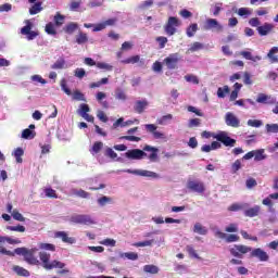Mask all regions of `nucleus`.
<instances>
[{
    "mask_svg": "<svg viewBox=\"0 0 278 278\" xmlns=\"http://www.w3.org/2000/svg\"><path fill=\"white\" fill-rule=\"evenodd\" d=\"M150 153V155H148V159L150 160V162H157V153L160 152V149L153 146H144L143 150H140V149L128 150L125 153V157H127V160H144V157H147V152Z\"/></svg>",
    "mask_w": 278,
    "mask_h": 278,
    "instance_id": "1",
    "label": "nucleus"
},
{
    "mask_svg": "<svg viewBox=\"0 0 278 278\" xmlns=\"http://www.w3.org/2000/svg\"><path fill=\"white\" fill-rule=\"evenodd\" d=\"M39 260L45 270H53V268L64 269L66 264L58 260L51 261V254L47 252H39Z\"/></svg>",
    "mask_w": 278,
    "mask_h": 278,
    "instance_id": "2",
    "label": "nucleus"
},
{
    "mask_svg": "<svg viewBox=\"0 0 278 278\" xmlns=\"http://www.w3.org/2000/svg\"><path fill=\"white\" fill-rule=\"evenodd\" d=\"M71 223H74L75 225H97V220L92 218V215L89 214H74L70 218Z\"/></svg>",
    "mask_w": 278,
    "mask_h": 278,
    "instance_id": "3",
    "label": "nucleus"
},
{
    "mask_svg": "<svg viewBox=\"0 0 278 278\" xmlns=\"http://www.w3.org/2000/svg\"><path fill=\"white\" fill-rule=\"evenodd\" d=\"M253 251V248L244 244H235L230 250V255L232 257H237L238 260H242L247 253H251Z\"/></svg>",
    "mask_w": 278,
    "mask_h": 278,
    "instance_id": "4",
    "label": "nucleus"
},
{
    "mask_svg": "<svg viewBox=\"0 0 278 278\" xmlns=\"http://www.w3.org/2000/svg\"><path fill=\"white\" fill-rule=\"evenodd\" d=\"M213 138L217 142H222L224 147H236V139H231L227 131H219L218 134L213 135Z\"/></svg>",
    "mask_w": 278,
    "mask_h": 278,
    "instance_id": "5",
    "label": "nucleus"
},
{
    "mask_svg": "<svg viewBox=\"0 0 278 278\" xmlns=\"http://www.w3.org/2000/svg\"><path fill=\"white\" fill-rule=\"evenodd\" d=\"M179 25H181L179 18H177L176 16L168 17V21L164 27L167 36H175V34H177V27H179Z\"/></svg>",
    "mask_w": 278,
    "mask_h": 278,
    "instance_id": "6",
    "label": "nucleus"
},
{
    "mask_svg": "<svg viewBox=\"0 0 278 278\" xmlns=\"http://www.w3.org/2000/svg\"><path fill=\"white\" fill-rule=\"evenodd\" d=\"M212 231L214 232L215 238H219V240H225L227 243L238 242V240H240V237L238 235H227L220 231L218 227L212 228Z\"/></svg>",
    "mask_w": 278,
    "mask_h": 278,
    "instance_id": "7",
    "label": "nucleus"
},
{
    "mask_svg": "<svg viewBox=\"0 0 278 278\" xmlns=\"http://www.w3.org/2000/svg\"><path fill=\"white\" fill-rule=\"evenodd\" d=\"M124 173H129L130 175H138L139 177H150L151 179H159L160 175L155 172L147 169H126Z\"/></svg>",
    "mask_w": 278,
    "mask_h": 278,
    "instance_id": "8",
    "label": "nucleus"
},
{
    "mask_svg": "<svg viewBox=\"0 0 278 278\" xmlns=\"http://www.w3.org/2000/svg\"><path fill=\"white\" fill-rule=\"evenodd\" d=\"M187 188L191 192H197L198 194H203V192H205V185L201 180H188Z\"/></svg>",
    "mask_w": 278,
    "mask_h": 278,
    "instance_id": "9",
    "label": "nucleus"
},
{
    "mask_svg": "<svg viewBox=\"0 0 278 278\" xmlns=\"http://www.w3.org/2000/svg\"><path fill=\"white\" fill-rule=\"evenodd\" d=\"M28 251L29 250L27 248H16L14 252H12L3 247H0V253H2V255H9V257H14V255H23V257H25Z\"/></svg>",
    "mask_w": 278,
    "mask_h": 278,
    "instance_id": "10",
    "label": "nucleus"
},
{
    "mask_svg": "<svg viewBox=\"0 0 278 278\" xmlns=\"http://www.w3.org/2000/svg\"><path fill=\"white\" fill-rule=\"evenodd\" d=\"M163 64L167 66L170 71L177 68V64H179V54L173 53L164 59Z\"/></svg>",
    "mask_w": 278,
    "mask_h": 278,
    "instance_id": "11",
    "label": "nucleus"
},
{
    "mask_svg": "<svg viewBox=\"0 0 278 278\" xmlns=\"http://www.w3.org/2000/svg\"><path fill=\"white\" fill-rule=\"evenodd\" d=\"M144 129L149 134H152L155 140H164L166 138V135L164 132L157 131V126H155L154 124H146Z\"/></svg>",
    "mask_w": 278,
    "mask_h": 278,
    "instance_id": "12",
    "label": "nucleus"
},
{
    "mask_svg": "<svg viewBox=\"0 0 278 278\" xmlns=\"http://www.w3.org/2000/svg\"><path fill=\"white\" fill-rule=\"evenodd\" d=\"M250 257H256L260 262H268L270 256L266 251L262 250L261 248H256L250 252Z\"/></svg>",
    "mask_w": 278,
    "mask_h": 278,
    "instance_id": "13",
    "label": "nucleus"
},
{
    "mask_svg": "<svg viewBox=\"0 0 278 278\" xmlns=\"http://www.w3.org/2000/svg\"><path fill=\"white\" fill-rule=\"evenodd\" d=\"M84 63L87 66H97V68H100L101 71H112V65L103 62H94L92 58H85Z\"/></svg>",
    "mask_w": 278,
    "mask_h": 278,
    "instance_id": "14",
    "label": "nucleus"
},
{
    "mask_svg": "<svg viewBox=\"0 0 278 278\" xmlns=\"http://www.w3.org/2000/svg\"><path fill=\"white\" fill-rule=\"evenodd\" d=\"M256 103H263L264 105H275V103H277V98L265 93H258Z\"/></svg>",
    "mask_w": 278,
    "mask_h": 278,
    "instance_id": "15",
    "label": "nucleus"
},
{
    "mask_svg": "<svg viewBox=\"0 0 278 278\" xmlns=\"http://www.w3.org/2000/svg\"><path fill=\"white\" fill-rule=\"evenodd\" d=\"M225 123L228 127H240V119L231 112L226 113Z\"/></svg>",
    "mask_w": 278,
    "mask_h": 278,
    "instance_id": "16",
    "label": "nucleus"
},
{
    "mask_svg": "<svg viewBox=\"0 0 278 278\" xmlns=\"http://www.w3.org/2000/svg\"><path fill=\"white\" fill-rule=\"evenodd\" d=\"M204 29L210 31V29H216L217 31H223V26L218 23L216 18H207L204 25Z\"/></svg>",
    "mask_w": 278,
    "mask_h": 278,
    "instance_id": "17",
    "label": "nucleus"
},
{
    "mask_svg": "<svg viewBox=\"0 0 278 278\" xmlns=\"http://www.w3.org/2000/svg\"><path fill=\"white\" fill-rule=\"evenodd\" d=\"M21 34L23 36H26L27 40H34L38 36V33L31 30V23L30 22H27V25L22 27Z\"/></svg>",
    "mask_w": 278,
    "mask_h": 278,
    "instance_id": "18",
    "label": "nucleus"
},
{
    "mask_svg": "<svg viewBox=\"0 0 278 278\" xmlns=\"http://www.w3.org/2000/svg\"><path fill=\"white\" fill-rule=\"evenodd\" d=\"M54 237L60 238V240H62V242H64L65 244H75V242H77L74 237H68V232L66 231H56L54 233Z\"/></svg>",
    "mask_w": 278,
    "mask_h": 278,
    "instance_id": "19",
    "label": "nucleus"
},
{
    "mask_svg": "<svg viewBox=\"0 0 278 278\" xmlns=\"http://www.w3.org/2000/svg\"><path fill=\"white\" fill-rule=\"evenodd\" d=\"M28 3H34L30 8H29V14L31 16L36 15V14H40V12H42L43 8H42V1L39 0H28Z\"/></svg>",
    "mask_w": 278,
    "mask_h": 278,
    "instance_id": "20",
    "label": "nucleus"
},
{
    "mask_svg": "<svg viewBox=\"0 0 278 278\" xmlns=\"http://www.w3.org/2000/svg\"><path fill=\"white\" fill-rule=\"evenodd\" d=\"M34 253H36V249L28 250V252L25 254L24 260L27 262V264H30L31 266H38L40 264V261L34 256Z\"/></svg>",
    "mask_w": 278,
    "mask_h": 278,
    "instance_id": "21",
    "label": "nucleus"
},
{
    "mask_svg": "<svg viewBox=\"0 0 278 278\" xmlns=\"http://www.w3.org/2000/svg\"><path fill=\"white\" fill-rule=\"evenodd\" d=\"M273 29H275V25L270 23H265L263 26L257 27L260 36H268Z\"/></svg>",
    "mask_w": 278,
    "mask_h": 278,
    "instance_id": "22",
    "label": "nucleus"
},
{
    "mask_svg": "<svg viewBox=\"0 0 278 278\" xmlns=\"http://www.w3.org/2000/svg\"><path fill=\"white\" fill-rule=\"evenodd\" d=\"M148 106L149 102L147 100H139L135 103L134 110L137 112V114H142Z\"/></svg>",
    "mask_w": 278,
    "mask_h": 278,
    "instance_id": "23",
    "label": "nucleus"
},
{
    "mask_svg": "<svg viewBox=\"0 0 278 278\" xmlns=\"http://www.w3.org/2000/svg\"><path fill=\"white\" fill-rule=\"evenodd\" d=\"M97 203L99 207H105V205H112V203H114V198L102 195L97 200Z\"/></svg>",
    "mask_w": 278,
    "mask_h": 278,
    "instance_id": "24",
    "label": "nucleus"
},
{
    "mask_svg": "<svg viewBox=\"0 0 278 278\" xmlns=\"http://www.w3.org/2000/svg\"><path fill=\"white\" fill-rule=\"evenodd\" d=\"M260 205H255L251 208H248L244 211V216H248V218H255V216H260Z\"/></svg>",
    "mask_w": 278,
    "mask_h": 278,
    "instance_id": "25",
    "label": "nucleus"
},
{
    "mask_svg": "<svg viewBox=\"0 0 278 278\" xmlns=\"http://www.w3.org/2000/svg\"><path fill=\"white\" fill-rule=\"evenodd\" d=\"M77 29H79V24L75 22H71L64 26L63 31H65V34H68L71 36L72 34H75Z\"/></svg>",
    "mask_w": 278,
    "mask_h": 278,
    "instance_id": "26",
    "label": "nucleus"
},
{
    "mask_svg": "<svg viewBox=\"0 0 278 278\" xmlns=\"http://www.w3.org/2000/svg\"><path fill=\"white\" fill-rule=\"evenodd\" d=\"M193 233H199V236H207V228L201 223H195L193 226Z\"/></svg>",
    "mask_w": 278,
    "mask_h": 278,
    "instance_id": "27",
    "label": "nucleus"
},
{
    "mask_svg": "<svg viewBox=\"0 0 278 278\" xmlns=\"http://www.w3.org/2000/svg\"><path fill=\"white\" fill-rule=\"evenodd\" d=\"M21 244V239H14L12 237L0 236V244Z\"/></svg>",
    "mask_w": 278,
    "mask_h": 278,
    "instance_id": "28",
    "label": "nucleus"
},
{
    "mask_svg": "<svg viewBox=\"0 0 278 278\" xmlns=\"http://www.w3.org/2000/svg\"><path fill=\"white\" fill-rule=\"evenodd\" d=\"M22 138L24 140H34L36 138V131H33L29 128H26L22 131Z\"/></svg>",
    "mask_w": 278,
    "mask_h": 278,
    "instance_id": "29",
    "label": "nucleus"
},
{
    "mask_svg": "<svg viewBox=\"0 0 278 278\" xmlns=\"http://www.w3.org/2000/svg\"><path fill=\"white\" fill-rule=\"evenodd\" d=\"M275 53H278V47H273L267 53V58L270 60L271 64H275L278 62V56L275 55Z\"/></svg>",
    "mask_w": 278,
    "mask_h": 278,
    "instance_id": "30",
    "label": "nucleus"
},
{
    "mask_svg": "<svg viewBox=\"0 0 278 278\" xmlns=\"http://www.w3.org/2000/svg\"><path fill=\"white\" fill-rule=\"evenodd\" d=\"M12 155H14L17 164H23V159L21 157L22 155H25V151L23 150V148L15 149Z\"/></svg>",
    "mask_w": 278,
    "mask_h": 278,
    "instance_id": "31",
    "label": "nucleus"
},
{
    "mask_svg": "<svg viewBox=\"0 0 278 278\" xmlns=\"http://www.w3.org/2000/svg\"><path fill=\"white\" fill-rule=\"evenodd\" d=\"M268 156L264 154V149L254 150V161L255 162H262L263 160H266Z\"/></svg>",
    "mask_w": 278,
    "mask_h": 278,
    "instance_id": "32",
    "label": "nucleus"
},
{
    "mask_svg": "<svg viewBox=\"0 0 278 278\" xmlns=\"http://www.w3.org/2000/svg\"><path fill=\"white\" fill-rule=\"evenodd\" d=\"M86 42H88V34L84 31H79L78 35L76 36V43L86 45Z\"/></svg>",
    "mask_w": 278,
    "mask_h": 278,
    "instance_id": "33",
    "label": "nucleus"
},
{
    "mask_svg": "<svg viewBox=\"0 0 278 278\" xmlns=\"http://www.w3.org/2000/svg\"><path fill=\"white\" fill-rule=\"evenodd\" d=\"M65 20H66V16L62 15L60 12H56V14L54 15L55 27H62V25H64Z\"/></svg>",
    "mask_w": 278,
    "mask_h": 278,
    "instance_id": "34",
    "label": "nucleus"
},
{
    "mask_svg": "<svg viewBox=\"0 0 278 278\" xmlns=\"http://www.w3.org/2000/svg\"><path fill=\"white\" fill-rule=\"evenodd\" d=\"M143 270L150 275H157V273H160V267L155 265H144Z\"/></svg>",
    "mask_w": 278,
    "mask_h": 278,
    "instance_id": "35",
    "label": "nucleus"
},
{
    "mask_svg": "<svg viewBox=\"0 0 278 278\" xmlns=\"http://www.w3.org/2000/svg\"><path fill=\"white\" fill-rule=\"evenodd\" d=\"M170 121H173V114L163 115L156 119L159 125H168Z\"/></svg>",
    "mask_w": 278,
    "mask_h": 278,
    "instance_id": "36",
    "label": "nucleus"
},
{
    "mask_svg": "<svg viewBox=\"0 0 278 278\" xmlns=\"http://www.w3.org/2000/svg\"><path fill=\"white\" fill-rule=\"evenodd\" d=\"M14 273L18 275L20 277H29V271L21 266H14L13 267Z\"/></svg>",
    "mask_w": 278,
    "mask_h": 278,
    "instance_id": "37",
    "label": "nucleus"
},
{
    "mask_svg": "<svg viewBox=\"0 0 278 278\" xmlns=\"http://www.w3.org/2000/svg\"><path fill=\"white\" fill-rule=\"evenodd\" d=\"M227 94H229V86H224V88L219 87L217 89L218 99H225V97H227Z\"/></svg>",
    "mask_w": 278,
    "mask_h": 278,
    "instance_id": "38",
    "label": "nucleus"
},
{
    "mask_svg": "<svg viewBox=\"0 0 278 278\" xmlns=\"http://www.w3.org/2000/svg\"><path fill=\"white\" fill-rule=\"evenodd\" d=\"M73 194H75V197H79L80 199H90V193L84 189L73 190Z\"/></svg>",
    "mask_w": 278,
    "mask_h": 278,
    "instance_id": "39",
    "label": "nucleus"
},
{
    "mask_svg": "<svg viewBox=\"0 0 278 278\" xmlns=\"http://www.w3.org/2000/svg\"><path fill=\"white\" fill-rule=\"evenodd\" d=\"M198 30H199V25L198 24H191L187 28V36H188V38H192V36H194V34H197Z\"/></svg>",
    "mask_w": 278,
    "mask_h": 278,
    "instance_id": "40",
    "label": "nucleus"
},
{
    "mask_svg": "<svg viewBox=\"0 0 278 278\" xmlns=\"http://www.w3.org/2000/svg\"><path fill=\"white\" fill-rule=\"evenodd\" d=\"M46 33L49 34V36H55L58 34V30H55V24L54 23H48L46 25Z\"/></svg>",
    "mask_w": 278,
    "mask_h": 278,
    "instance_id": "41",
    "label": "nucleus"
},
{
    "mask_svg": "<svg viewBox=\"0 0 278 278\" xmlns=\"http://www.w3.org/2000/svg\"><path fill=\"white\" fill-rule=\"evenodd\" d=\"M252 14H253V11H251V9L249 8H240L238 10V15L244 16V18H247L248 16H251Z\"/></svg>",
    "mask_w": 278,
    "mask_h": 278,
    "instance_id": "42",
    "label": "nucleus"
},
{
    "mask_svg": "<svg viewBox=\"0 0 278 278\" xmlns=\"http://www.w3.org/2000/svg\"><path fill=\"white\" fill-rule=\"evenodd\" d=\"M121 257H126L127 260H131V262H136V260H138V253L125 252L121 254Z\"/></svg>",
    "mask_w": 278,
    "mask_h": 278,
    "instance_id": "43",
    "label": "nucleus"
},
{
    "mask_svg": "<svg viewBox=\"0 0 278 278\" xmlns=\"http://www.w3.org/2000/svg\"><path fill=\"white\" fill-rule=\"evenodd\" d=\"M265 129L267 134H278V124H266Z\"/></svg>",
    "mask_w": 278,
    "mask_h": 278,
    "instance_id": "44",
    "label": "nucleus"
},
{
    "mask_svg": "<svg viewBox=\"0 0 278 278\" xmlns=\"http://www.w3.org/2000/svg\"><path fill=\"white\" fill-rule=\"evenodd\" d=\"M72 99L74 101H86V96L81 91L76 90L74 91Z\"/></svg>",
    "mask_w": 278,
    "mask_h": 278,
    "instance_id": "45",
    "label": "nucleus"
},
{
    "mask_svg": "<svg viewBox=\"0 0 278 278\" xmlns=\"http://www.w3.org/2000/svg\"><path fill=\"white\" fill-rule=\"evenodd\" d=\"M88 112H90V106H88V104H80L79 109L77 110V114H79V116H84L85 114H88Z\"/></svg>",
    "mask_w": 278,
    "mask_h": 278,
    "instance_id": "46",
    "label": "nucleus"
},
{
    "mask_svg": "<svg viewBox=\"0 0 278 278\" xmlns=\"http://www.w3.org/2000/svg\"><path fill=\"white\" fill-rule=\"evenodd\" d=\"M38 247L41 251H55V245L52 243H39Z\"/></svg>",
    "mask_w": 278,
    "mask_h": 278,
    "instance_id": "47",
    "label": "nucleus"
},
{
    "mask_svg": "<svg viewBox=\"0 0 278 278\" xmlns=\"http://www.w3.org/2000/svg\"><path fill=\"white\" fill-rule=\"evenodd\" d=\"M9 231H18L20 233H25L26 228L25 226L17 225V226H7Z\"/></svg>",
    "mask_w": 278,
    "mask_h": 278,
    "instance_id": "48",
    "label": "nucleus"
},
{
    "mask_svg": "<svg viewBox=\"0 0 278 278\" xmlns=\"http://www.w3.org/2000/svg\"><path fill=\"white\" fill-rule=\"evenodd\" d=\"M122 62L123 64H138L140 62V55L130 56Z\"/></svg>",
    "mask_w": 278,
    "mask_h": 278,
    "instance_id": "49",
    "label": "nucleus"
},
{
    "mask_svg": "<svg viewBox=\"0 0 278 278\" xmlns=\"http://www.w3.org/2000/svg\"><path fill=\"white\" fill-rule=\"evenodd\" d=\"M115 99H118L119 101H127V94H125V91H123V89H116Z\"/></svg>",
    "mask_w": 278,
    "mask_h": 278,
    "instance_id": "50",
    "label": "nucleus"
},
{
    "mask_svg": "<svg viewBox=\"0 0 278 278\" xmlns=\"http://www.w3.org/2000/svg\"><path fill=\"white\" fill-rule=\"evenodd\" d=\"M262 125H264V122H262L261 119H249L248 121L249 127L260 128V127H262Z\"/></svg>",
    "mask_w": 278,
    "mask_h": 278,
    "instance_id": "51",
    "label": "nucleus"
},
{
    "mask_svg": "<svg viewBox=\"0 0 278 278\" xmlns=\"http://www.w3.org/2000/svg\"><path fill=\"white\" fill-rule=\"evenodd\" d=\"M155 240H146V241H140L134 244V247H153Z\"/></svg>",
    "mask_w": 278,
    "mask_h": 278,
    "instance_id": "52",
    "label": "nucleus"
},
{
    "mask_svg": "<svg viewBox=\"0 0 278 278\" xmlns=\"http://www.w3.org/2000/svg\"><path fill=\"white\" fill-rule=\"evenodd\" d=\"M104 155L111 157V160H116V157H118V154H116L112 148H106Z\"/></svg>",
    "mask_w": 278,
    "mask_h": 278,
    "instance_id": "53",
    "label": "nucleus"
},
{
    "mask_svg": "<svg viewBox=\"0 0 278 278\" xmlns=\"http://www.w3.org/2000/svg\"><path fill=\"white\" fill-rule=\"evenodd\" d=\"M79 8H81V0L79 1H72L70 4V10L72 12H77V10H79Z\"/></svg>",
    "mask_w": 278,
    "mask_h": 278,
    "instance_id": "54",
    "label": "nucleus"
},
{
    "mask_svg": "<svg viewBox=\"0 0 278 278\" xmlns=\"http://www.w3.org/2000/svg\"><path fill=\"white\" fill-rule=\"evenodd\" d=\"M228 210L229 212H240V210H244V204L235 203V204H231L228 207Z\"/></svg>",
    "mask_w": 278,
    "mask_h": 278,
    "instance_id": "55",
    "label": "nucleus"
},
{
    "mask_svg": "<svg viewBox=\"0 0 278 278\" xmlns=\"http://www.w3.org/2000/svg\"><path fill=\"white\" fill-rule=\"evenodd\" d=\"M61 90H63V92H65L67 97H71V94H73V92L68 89V87H66V79L64 78L61 80Z\"/></svg>",
    "mask_w": 278,
    "mask_h": 278,
    "instance_id": "56",
    "label": "nucleus"
},
{
    "mask_svg": "<svg viewBox=\"0 0 278 278\" xmlns=\"http://www.w3.org/2000/svg\"><path fill=\"white\" fill-rule=\"evenodd\" d=\"M11 216H13L14 220H18L20 223H25V218L23 217V214H21L18 211H13Z\"/></svg>",
    "mask_w": 278,
    "mask_h": 278,
    "instance_id": "57",
    "label": "nucleus"
},
{
    "mask_svg": "<svg viewBox=\"0 0 278 278\" xmlns=\"http://www.w3.org/2000/svg\"><path fill=\"white\" fill-rule=\"evenodd\" d=\"M45 194L48 197V199H58V194L55 193V190L48 188L45 189Z\"/></svg>",
    "mask_w": 278,
    "mask_h": 278,
    "instance_id": "58",
    "label": "nucleus"
},
{
    "mask_svg": "<svg viewBox=\"0 0 278 278\" xmlns=\"http://www.w3.org/2000/svg\"><path fill=\"white\" fill-rule=\"evenodd\" d=\"M64 64H66V61H64V59L61 58L52 65V68L62 70L64 68Z\"/></svg>",
    "mask_w": 278,
    "mask_h": 278,
    "instance_id": "59",
    "label": "nucleus"
},
{
    "mask_svg": "<svg viewBox=\"0 0 278 278\" xmlns=\"http://www.w3.org/2000/svg\"><path fill=\"white\" fill-rule=\"evenodd\" d=\"M156 42H159L160 49H164L166 47V42H168V38L166 37H156Z\"/></svg>",
    "mask_w": 278,
    "mask_h": 278,
    "instance_id": "60",
    "label": "nucleus"
},
{
    "mask_svg": "<svg viewBox=\"0 0 278 278\" xmlns=\"http://www.w3.org/2000/svg\"><path fill=\"white\" fill-rule=\"evenodd\" d=\"M109 78H102L100 81L90 84V88H100V86H103L108 84Z\"/></svg>",
    "mask_w": 278,
    "mask_h": 278,
    "instance_id": "61",
    "label": "nucleus"
},
{
    "mask_svg": "<svg viewBox=\"0 0 278 278\" xmlns=\"http://www.w3.org/2000/svg\"><path fill=\"white\" fill-rule=\"evenodd\" d=\"M187 252L189 253V255L191 257H194L195 260H199V254H197V250H194V248H192V245H187Z\"/></svg>",
    "mask_w": 278,
    "mask_h": 278,
    "instance_id": "62",
    "label": "nucleus"
},
{
    "mask_svg": "<svg viewBox=\"0 0 278 278\" xmlns=\"http://www.w3.org/2000/svg\"><path fill=\"white\" fill-rule=\"evenodd\" d=\"M101 149H103V142L97 141L93 143V147H92L93 153H99V151H101Z\"/></svg>",
    "mask_w": 278,
    "mask_h": 278,
    "instance_id": "63",
    "label": "nucleus"
},
{
    "mask_svg": "<svg viewBox=\"0 0 278 278\" xmlns=\"http://www.w3.org/2000/svg\"><path fill=\"white\" fill-rule=\"evenodd\" d=\"M201 49H203V43L195 41L193 42V45L190 48V51L194 52V51H201Z\"/></svg>",
    "mask_w": 278,
    "mask_h": 278,
    "instance_id": "64",
    "label": "nucleus"
}]
</instances>
